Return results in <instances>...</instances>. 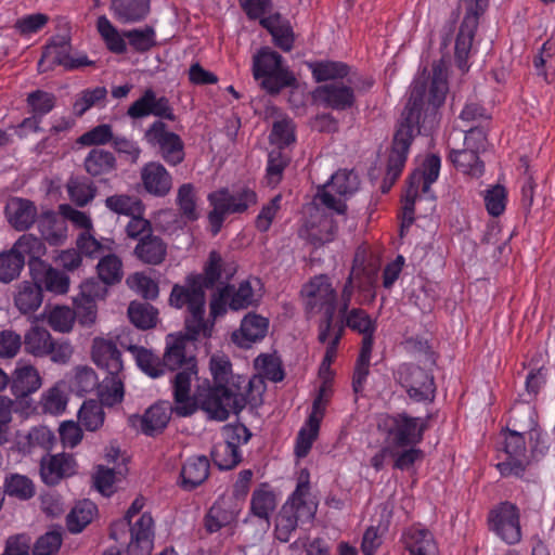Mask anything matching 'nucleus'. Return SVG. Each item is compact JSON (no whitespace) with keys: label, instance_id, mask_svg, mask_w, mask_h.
I'll return each instance as SVG.
<instances>
[{"label":"nucleus","instance_id":"obj_4","mask_svg":"<svg viewBox=\"0 0 555 555\" xmlns=\"http://www.w3.org/2000/svg\"><path fill=\"white\" fill-rule=\"evenodd\" d=\"M169 305L176 309H186L185 330L193 337L211 335L212 325L205 320V289L190 274L184 284H175L169 295Z\"/></svg>","mask_w":555,"mask_h":555},{"label":"nucleus","instance_id":"obj_54","mask_svg":"<svg viewBox=\"0 0 555 555\" xmlns=\"http://www.w3.org/2000/svg\"><path fill=\"white\" fill-rule=\"evenodd\" d=\"M229 294V309L233 311L244 310L258 305L259 299L256 297L254 288L249 281L245 280L237 287L231 285Z\"/></svg>","mask_w":555,"mask_h":555},{"label":"nucleus","instance_id":"obj_25","mask_svg":"<svg viewBox=\"0 0 555 555\" xmlns=\"http://www.w3.org/2000/svg\"><path fill=\"white\" fill-rule=\"evenodd\" d=\"M401 542L410 555H438V546L434 534L426 528L413 525L406 528Z\"/></svg>","mask_w":555,"mask_h":555},{"label":"nucleus","instance_id":"obj_17","mask_svg":"<svg viewBox=\"0 0 555 555\" xmlns=\"http://www.w3.org/2000/svg\"><path fill=\"white\" fill-rule=\"evenodd\" d=\"M127 116L131 119L155 116L157 117L156 120L163 121H175L177 119L169 99L165 95L158 96L152 88L145 89L140 98L129 105Z\"/></svg>","mask_w":555,"mask_h":555},{"label":"nucleus","instance_id":"obj_60","mask_svg":"<svg viewBox=\"0 0 555 555\" xmlns=\"http://www.w3.org/2000/svg\"><path fill=\"white\" fill-rule=\"evenodd\" d=\"M24 266V259L12 248L0 253V282L10 283L17 279Z\"/></svg>","mask_w":555,"mask_h":555},{"label":"nucleus","instance_id":"obj_24","mask_svg":"<svg viewBox=\"0 0 555 555\" xmlns=\"http://www.w3.org/2000/svg\"><path fill=\"white\" fill-rule=\"evenodd\" d=\"M241 507L231 498L221 496L210 506L204 518L205 529L209 533L218 532L221 528L235 521Z\"/></svg>","mask_w":555,"mask_h":555},{"label":"nucleus","instance_id":"obj_32","mask_svg":"<svg viewBox=\"0 0 555 555\" xmlns=\"http://www.w3.org/2000/svg\"><path fill=\"white\" fill-rule=\"evenodd\" d=\"M276 506L278 495L269 483L262 482L253 491L249 507L253 516L269 521Z\"/></svg>","mask_w":555,"mask_h":555},{"label":"nucleus","instance_id":"obj_59","mask_svg":"<svg viewBox=\"0 0 555 555\" xmlns=\"http://www.w3.org/2000/svg\"><path fill=\"white\" fill-rule=\"evenodd\" d=\"M129 41L130 47L139 52L144 53L156 46V31L152 26L144 28H134L124 33Z\"/></svg>","mask_w":555,"mask_h":555},{"label":"nucleus","instance_id":"obj_33","mask_svg":"<svg viewBox=\"0 0 555 555\" xmlns=\"http://www.w3.org/2000/svg\"><path fill=\"white\" fill-rule=\"evenodd\" d=\"M41 386L38 371L29 364L17 366L11 382V392L16 399H22L37 391Z\"/></svg>","mask_w":555,"mask_h":555},{"label":"nucleus","instance_id":"obj_11","mask_svg":"<svg viewBox=\"0 0 555 555\" xmlns=\"http://www.w3.org/2000/svg\"><path fill=\"white\" fill-rule=\"evenodd\" d=\"M301 296L308 314L336 313L337 291L327 274H318L302 286Z\"/></svg>","mask_w":555,"mask_h":555},{"label":"nucleus","instance_id":"obj_42","mask_svg":"<svg viewBox=\"0 0 555 555\" xmlns=\"http://www.w3.org/2000/svg\"><path fill=\"white\" fill-rule=\"evenodd\" d=\"M42 289L34 280L20 284L14 296L15 307L24 314L36 311L42 304Z\"/></svg>","mask_w":555,"mask_h":555},{"label":"nucleus","instance_id":"obj_53","mask_svg":"<svg viewBox=\"0 0 555 555\" xmlns=\"http://www.w3.org/2000/svg\"><path fill=\"white\" fill-rule=\"evenodd\" d=\"M96 270L100 280L106 285L116 284L124 276L122 261L115 254H107L101 257Z\"/></svg>","mask_w":555,"mask_h":555},{"label":"nucleus","instance_id":"obj_20","mask_svg":"<svg viewBox=\"0 0 555 555\" xmlns=\"http://www.w3.org/2000/svg\"><path fill=\"white\" fill-rule=\"evenodd\" d=\"M172 413H176V405L172 406L169 401L163 400L151 405L142 416H131L130 422L133 425L139 422L144 435L154 436L167 427Z\"/></svg>","mask_w":555,"mask_h":555},{"label":"nucleus","instance_id":"obj_55","mask_svg":"<svg viewBox=\"0 0 555 555\" xmlns=\"http://www.w3.org/2000/svg\"><path fill=\"white\" fill-rule=\"evenodd\" d=\"M128 317L138 328L147 330L155 326L157 311L150 304L132 301L128 307Z\"/></svg>","mask_w":555,"mask_h":555},{"label":"nucleus","instance_id":"obj_50","mask_svg":"<svg viewBox=\"0 0 555 555\" xmlns=\"http://www.w3.org/2000/svg\"><path fill=\"white\" fill-rule=\"evenodd\" d=\"M70 201L78 207H85L96 195V186L86 178H72L67 182Z\"/></svg>","mask_w":555,"mask_h":555},{"label":"nucleus","instance_id":"obj_58","mask_svg":"<svg viewBox=\"0 0 555 555\" xmlns=\"http://www.w3.org/2000/svg\"><path fill=\"white\" fill-rule=\"evenodd\" d=\"M320 431V426L317 425V421H306L304 426L299 429L296 441L294 453L298 459L306 457L313 442L317 440Z\"/></svg>","mask_w":555,"mask_h":555},{"label":"nucleus","instance_id":"obj_36","mask_svg":"<svg viewBox=\"0 0 555 555\" xmlns=\"http://www.w3.org/2000/svg\"><path fill=\"white\" fill-rule=\"evenodd\" d=\"M83 168L93 178L108 176L117 170V159L114 153L93 147L83 160Z\"/></svg>","mask_w":555,"mask_h":555},{"label":"nucleus","instance_id":"obj_57","mask_svg":"<svg viewBox=\"0 0 555 555\" xmlns=\"http://www.w3.org/2000/svg\"><path fill=\"white\" fill-rule=\"evenodd\" d=\"M211 459L221 470H230L242 461V452L224 442L217 443L211 450Z\"/></svg>","mask_w":555,"mask_h":555},{"label":"nucleus","instance_id":"obj_3","mask_svg":"<svg viewBox=\"0 0 555 555\" xmlns=\"http://www.w3.org/2000/svg\"><path fill=\"white\" fill-rule=\"evenodd\" d=\"M310 490V472L302 468L298 474L295 490L276 516L274 535L280 542H288L300 525L313 520L318 503L311 499Z\"/></svg>","mask_w":555,"mask_h":555},{"label":"nucleus","instance_id":"obj_44","mask_svg":"<svg viewBox=\"0 0 555 555\" xmlns=\"http://www.w3.org/2000/svg\"><path fill=\"white\" fill-rule=\"evenodd\" d=\"M441 159L436 154L428 155L423 163V170L415 171L410 177L412 186H418L424 194L429 193L430 186L439 177Z\"/></svg>","mask_w":555,"mask_h":555},{"label":"nucleus","instance_id":"obj_61","mask_svg":"<svg viewBox=\"0 0 555 555\" xmlns=\"http://www.w3.org/2000/svg\"><path fill=\"white\" fill-rule=\"evenodd\" d=\"M214 386L237 388L232 379V364L225 356H212L209 363Z\"/></svg>","mask_w":555,"mask_h":555},{"label":"nucleus","instance_id":"obj_28","mask_svg":"<svg viewBox=\"0 0 555 555\" xmlns=\"http://www.w3.org/2000/svg\"><path fill=\"white\" fill-rule=\"evenodd\" d=\"M210 464L205 455L189 457L180 472V487L192 491L201 486L209 476Z\"/></svg>","mask_w":555,"mask_h":555},{"label":"nucleus","instance_id":"obj_7","mask_svg":"<svg viewBox=\"0 0 555 555\" xmlns=\"http://www.w3.org/2000/svg\"><path fill=\"white\" fill-rule=\"evenodd\" d=\"M191 400L203 410L210 420L223 422L231 412L238 413L245 405V400L238 388L214 386L207 382L206 386H199L195 397Z\"/></svg>","mask_w":555,"mask_h":555},{"label":"nucleus","instance_id":"obj_30","mask_svg":"<svg viewBox=\"0 0 555 555\" xmlns=\"http://www.w3.org/2000/svg\"><path fill=\"white\" fill-rule=\"evenodd\" d=\"M38 231L50 245H62L67 237V227L63 218L52 210L43 211L37 221Z\"/></svg>","mask_w":555,"mask_h":555},{"label":"nucleus","instance_id":"obj_22","mask_svg":"<svg viewBox=\"0 0 555 555\" xmlns=\"http://www.w3.org/2000/svg\"><path fill=\"white\" fill-rule=\"evenodd\" d=\"M92 360L94 364L107 372V375L121 374L124 361L121 352L112 339L96 337L92 344Z\"/></svg>","mask_w":555,"mask_h":555},{"label":"nucleus","instance_id":"obj_56","mask_svg":"<svg viewBox=\"0 0 555 555\" xmlns=\"http://www.w3.org/2000/svg\"><path fill=\"white\" fill-rule=\"evenodd\" d=\"M103 406L94 400L85 401L78 412L79 423L89 431L98 430L105 418Z\"/></svg>","mask_w":555,"mask_h":555},{"label":"nucleus","instance_id":"obj_34","mask_svg":"<svg viewBox=\"0 0 555 555\" xmlns=\"http://www.w3.org/2000/svg\"><path fill=\"white\" fill-rule=\"evenodd\" d=\"M479 152L464 146L456 150L451 149L448 154V159L453 166L464 175L473 178H480L485 172V164L479 157Z\"/></svg>","mask_w":555,"mask_h":555},{"label":"nucleus","instance_id":"obj_8","mask_svg":"<svg viewBox=\"0 0 555 555\" xmlns=\"http://www.w3.org/2000/svg\"><path fill=\"white\" fill-rule=\"evenodd\" d=\"M378 428L385 433L396 448L415 447L422 442L427 428L426 422L406 413L383 415Z\"/></svg>","mask_w":555,"mask_h":555},{"label":"nucleus","instance_id":"obj_26","mask_svg":"<svg viewBox=\"0 0 555 555\" xmlns=\"http://www.w3.org/2000/svg\"><path fill=\"white\" fill-rule=\"evenodd\" d=\"M269 330V320L257 313H247L242 322L238 332L232 334V339L243 348H249L253 343L264 338Z\"/></svg>","mask_w":555,"mask_h":555},{"label":"nucleus","instance_id":"obj_47","mask_svg":"<svg viewBox=\"0 0 555 555\" xmlns=\"http://www.w3.org/2000/svg\"><path fill=\"white\" fill-rule=\"evenodd\" d=\"M125 388L121 374L107 375L99 387L101 404L112 408L124 400Z\"/></svg>","mask_w":555,"mask_h":555},{"label":"nucleus","instance_id":"obj_35","mask_svg":"<svg viewBox=\"0 0 555 555\" xmlns=\"http://www.w3.org/2000/svg\"><path fill=\"white\" fill-rule=\"evenodd\" d=\"M70 43L65 37H56L43 49L38 66L41 72L52 69L55 66H65L69 61Z\"/></svg>","mask_w":555,"mask_h":555},{"label":"nucleus","instance_id":"obj_31","mask_svg":"<svg viewBox=\"0 0 555 555\" xmlns=\"http://www.w3.org/2000/svg\"><path fill=\"white\" fill-rule=\"evenodd\" d=\"M12 249L24 259V263L27 261L29 272L36 271L44 262L41 257L46 254V245L33 234H23Z\"/></svg>","mask_w":555,"mask_h":555},{"label":"nucleus","instance_id":"obj_12","mask_svg":"<svg viewBox=\"0 0 555 555\" xmlns=\"http://www.w3.org/2000/svg\"><path fill=\"white\" fill-rule=\"evenodd\" d=\"M358 175L353 170H338L317 194L320 203L330 210L344 214L347 209L345 199L359 189Z\"/></svg>","mask_w":555,"mask_h":555},{"label":"nucleus","instance_id":"obj_5","mask_svg":"<svg viewBox=\"0 0 555 555\" xmlns=\"http://www.w3.org/2000/svg\"><path fill=\"white\" fill-rule=\"evenodd\" d=\"M207 201L211 206L207 219L212 235H217L227 219L231 215H243L258 202L257 192L247 185L233 190L220 188L210 192Z\"/></svg>","mask_w":555,"mask_h":555},{"label":"nucleus","instance_id":"obj_40","mask_svg":"<svg viewBox=\"0 0 555 555\" xmlns=\"http://www.w3.org/2000/svg\"><path fill=\"white\" fill-rule=\"evenodd\" d=\"M118 340L121 347L131 352L138 367H140V370L146 375L155 378L162 376L165 373L163 362H160L159 358L151 350L137 345H126L121 340L120 336L118 337Z\"/></svg>","mask_w":555,"mask_h":555},{"label":"nucleus","instance_id":"obj_1","mask_svg":"<svg viewBox=\"0 0 555 555\" xmlns=\"http://www.w3.org/2000/svg\"><path fill=\"white\" fill-rule=\"evenodd\" d=\"M448 90L447 70L442 65L434 66L428 93L424 82H416L412 87L393 134L383 181L384 192L401 176L415 137L427 135L438 124V109L444 103Z\"/></svg>","mask_w":555,"mask_h":555},{"label":"nucleus","instance_id":"obj_29","mask_svg":"<svg viewBox=\"0 0 555 555\" xmlns=\"http://www.w3.org/2000/svg\"><path fill=\"white\" fill-rule=\"evenodd\" d=\"M114 17L121 24H134L144 21L151 11L150 0H111Z\"/></svg>","mask_w":555,"mask_h":555},{"label":"nucleus","instance_id":"obj_38","mask_svg":"<svg viewBox=\"0 0 555 555\" xmlns=\"http://www.w3.org/2000/svg\"><path fill=\"white\" fill-rule=\"evenodd\" d=\"M30 275L41 288L44 287L49 292L65 294L68 291V276L47 262H43L42 267L37 268L36 271L30 272Z\"/></svg>","mask_w":555,"mask_h":555},{"label":"nucleus","instance_id":"obj_23","mask_svg":"<svg viewBox=\"0 0 555 555\" xmlns=\"http://www.w3.org/2000/svg\"><path fill=\"white\" fill-rule=\"evenodd\" d=\"M141 180L145 191L157 197L166 196L172 188V177L159 162L146 163L141 169Z\"/></svg>","mask_w":555,"mask_h":555},{"label":"nucleus","instance_id":"obj_13","mask_svg":"<svg viewBox=\"0 0 555 555\" xmlns=\"http://www.w3.org/2000/svg\"><path fill=\"white\" fill-rule=\"evenodd\" d=\"M501 435L504 438L501 451L505 457L495 467L504 478L515 477L521 479L530 463L526 455L525 435L509 430V427L502 429Z\"/></svg>","mask_w":555,"mask_h":555},{"label":"nucleus","instance_id":"obj_16","mask_svg":"<svg viewBox=\"0 0 555 555\" xmlns=\"http://www.w3.org/2000/svg\"><path fill=\"white\" fill-rule=\"evenodd\" d=\"M398 379L414 401L434 400L436 391L434 376L423 367L414 364H402L398 370Z\"/></svg>","mask_w":555,"mask_h":555},{"label":"nucleus","instance_id":"obj_46","mask_svg":"<svg viewBox=\"0 0 555 555\" xmlns=\"http://www.w3.org/2000/svg\"><path fill=\"white\" fill-rule=\"evenodd\" d=\"M289 163L291 156L283 150L278 149L269 152L264 176L268 186L275 188L281 183L284 171Z\"/></svg>","mask_w":555,"mask_h":555},{"label":"nucleus","instance_id":"obj_6","mask_svg":"<svg viewBox=\"0 0 555 555\" xmlns=\"http://www.w3.org/2000/svg\"><path fill=\"white\" fill-rule=\"evenodd\" d=\"M253 76L269 94H279L296 83L294 74L284 63L283 56L269 47L261 48L253 57Z\"/></svg>","mask_w":555,"mask_h":555},{"label":"nucleus","instance_id":"obj_15","mask_svg":"<svg viewBox=\"0 0 555 555\" xmlns=\"http://www.w3.org/2000/svg\"><path fill=\"white\" fill-rule=\"evenodd\" d=\"M490 529L505 543L514 545L521 540L520 511L509 501L501 502L490 511Z\"/></svg>","mask_w":555,"mask_h":555},{"label":"nucleus","instance_id":"obj_37","mask_svg":"<svg viewBox=\"0 0 555 555\" xmlns=\"http://www.w3.org/2000/svg\"><path fill=\"white\" fill-rule=\"evenodd\" d=\"M509 430L525 435L538 427V415L534 406L528 402L515 403L508 413Z\"/></svg>","mask_w":555,"mask_h":555},{"label":"nucleus","instance_id":"obj_39","mask_svg":"<svg viewBox=\"0 0 555 555\" xmlns=\"http://www.w3.org/2000/svg\"><path fill=\"white\" fill-rule=\"evenodd\" d=\"M315 82H326L345 79L350 72V67L339 61L321 60L308 63Z\"/></svg>","mask_w":555,"mask_h":555},{"label":"nucleus","instance_id":"obj_18","mask_svg":"<svg viewBox=\"0 0 555 555\" xmlns=\"http://www.w3.org/2000/svg\"><path fill=\"white\" fill-rule=\"evenodd\" d=\"M313 101L334 111H348L356 105L354 89L344 82H330L318 86L312 92Z\"/></svg>","mask_w":555,"mask_h":555},{"label":"nucleus","instance_id":"obj_48","mask_svg":"<svg viewBox=\"0 0 555 555\" xmlns=\"http://www.w3.org/2000/svg\"><path fill=\"white\" fill-rule=\"evenodd\" d=\"M340 318V322L344 323V328L347 326L363 336L375 334L376 332V320L372 319L371 315L361 308H351L349 312L341 314Z\"/></svg>","mask_w":555,"mask_h":555},{"label":"nucleus","instance_id":"obj_45","mask_svg":"<svg viewBox=\"0 0 555 555\" xmlns=\"http://www.w3.org/2000/svg\"><path fill=\"white\" fill-rule=\"evenodd\" d=\"M98 512L96 505L90 500L76 503L67 516V528L72 533L81 532L93 519Z\"/></svg>","mask_w":555,"mask_h":555},{"label":"nucleus","instance_id":"obj_43","mask_svg":"<svg viewBox=\"0 0 555 555\" xmlns=\"http://www.w3.org/2000/svg\"><path fill=\"white\" fill-rule=\"evenodd\" d=\"M223 259L217 250H211L208 259L203 267L202 273H191L190 275L198 282L204 289H210L220 281L223 272Z\"/></svg>","mask_w":555,"mask_h":555},{"label":"nucleus","instance_id":"obj_2","mask_svg":"<svg viewBox=\"0 0 555 555\" xmlns=\"http://www.w3.org/2000/svg\"><path fill=\"white\" fill-rule=\"evenodd\" d=\"M196 339L197 337H193L189 332L186 335H169L163 358L164 370L167 367L170 371H178L171 383L176 414L181 417L191 416L195 412V404L191 400V384L197 374V362L189 347Z\"/></svg>","mask_w":555,"mask_h":555},{"label":"nucleus","instance_id":"obj_64","mask_svg":"<svg viewBox=\"0 0 555 555\" xmlns=\"http://www.w3.org/2000/svg\"><path fill=\"white\" fill-rule=\"evenodd\" d=\"M506 202L507 191L503 185L496 184L486 191L485 205L490 216L500 217L505 211Z\"/></svg>","mask_w":555,"mask_h":555},{"label":"nucleus","instance_id":"obj_49","mask_svg":"<svg viewBox=\"0 0 555 555\" xmlns=\"http://www.w3.org/2000/svg\"><path fill=\"white\" fill-rule=\"evenodd\" d=\"M4 493L21 501L31 499L36 493V488L31 479L20 474H11L5 477Z\"/></svg>","mask_w":555,"mask_h":555},{"label":"nucleus","instance_id":"obj_9","mask_svg":"<svg viewBox=\"0 0 555 555\" xmlns=\"http://www.w3.org/2000/svg\"><path fill=\"white\" fill-rule=\"evenodd\" d=\"M146 144L169 166L176 167L185 158L184 142L179 134L168 129L163 120H154L143 135Z\"/></svg>","mask_w":555,"mask_h":555},{"label":"nucleus","instance_id":"obj_63","mask_svg":"<svg viewBox=\"0 0 555 555\" xmlns=\"http://www.w3.org/2000/svg\"><path fill=\"white\" fill-rule=\"evenodd\" d=\"M55 95L43 90H36L27 95L26 102L31 114L40 117L49 114L55 106Z\"/></svg>","mask_w":555,"mask_h":555},{"label":"nucleus","instance_id":"obj_51","mask_svg":"<svg viewBox=\"0 0 555 555\" xmlns=\"http://www.w3.org/2000/svg\"><path fill=\"white\" fill-rule=\"evenodd\" d=\"M105 206L112 212L127 217L144 212L142 202L135 196L127 194H115L106 197Z\"/></svg>","mask_w":555,"mask_h":555},{"label":"nucleus","instance_id":"obj_41","mask_svg":"<svg viewBox=\"0 0 555 555\" xmlns=\"http://www.w3.org/2000/svg\"><path fill=\"white\" fill-rule=\"evenodd\" d=\"M134 255L141 261L155 266L165 260L167 247L159 236L152 234L141 237L134 248Z\"/></svg>","mask_w":555,"mask_h":555},{"label":"nucleus","instance_id":"obj_27","mask_svg":"<svg viewBox=\"0 0 555 555\" xmlns=\"http://www.w3.org/2000/svg\"><path fill=\"white\" fill-rule=\"evenodd\" d=\"M75 474V460L70 454H55L42 457L40 475L44 483L53 486L61 479Z\"/></svg>","mask_w":555,"mask_h":555},{"label":"nucleus","instance_id":"obj_19","mask_svg":"<svg viewBox=\"0 0 555 555\" xmlns=\"http://www.w3.org/2000/svg\"><path fill=\"white\" fill-rule=\"evenodd\" d=\"M353 274V285H356V289L363 296V299H358V304H372L377 295L378 269L356 257L348 276H352Z\"/></svg>","mask_w":555,"mask_h":555},{"label":"nucleus","instance_id":"obj_21","mask_svg":"<svg viewBox=\"0 0 555 555\" xmlns=\"http://www.w3.org/2000/svg\"><path fill=\"white\" fill-rule=\"evenodd\" d=\"M4 215L9 224L20 232L29 230L39 217L35 203L23 197H11L5 204Z\"/></svg>","mask_w":555,"mask_h":555},{"label":"nucleus","instance_id":"obj_62","mask_svg":"<svg viewBox=\"0 0 555 555\" xmlns=\"http://www.w3.org/2000/svg\"><path fill=\"white\" fill-rule=\"evenodd\" d=\"M107 90L105 87H95L85 89L74 102L73 108L77 116H82L88 109L103 102L106 99Z\"/></svg>","mask_w":555,"mask_h":555},{"label":"nucleus","instance_id":"obj_10","mask_svg":"<svg viewBox=\"0 0 555 555\" xmlns=\"http://www.w3.org/2000/svg\"><path fill=\"white\" fill-rule=\"evenodd\" d=\"M464 2L466 11L455 39L454 57L459 69L467 72L469 68L467 61L479 17L486 12L489 0H464Z\"/></svg>","mask_w":555,"mask_h":555},{"label":"nucleus","instance_id":"obj_14","mask_svg":"<svg viewBox=\"0 0 555 555\" xmlns=\"http://www.w3.org/2000/svg\"><path fill=\"white\" fill-rule=\"evenodd\" d=\"M26 352L35 357L49 356L53 362L66 363L73 353L70 344L66 340H54L48 330L33 326L24 337Z\"/></svg>","mask_w":555,"mask_h":555},{"label":"nucleus","instance_id":"obj_52","mask_svg":"<svg viewBox=\"0 0 555 555\" xmlns=\"http://www.w3.org/2000/svg\"><path fill=\"white\" fill-rule=\"evenodd\" d=\"M176 204L185 220L196 221L199 218L196 205V190L192 183H183L179 186Z\"/></svg>","mask_w":555,"mask_h":555}]
</instances>
